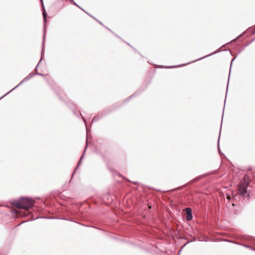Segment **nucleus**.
<instances>
[{
  "mask_svg": "<svg viewBox=\"0 0 255 255\" xmlns=\"http://www.w3.org/2000/svg\"><path fill=\"white\" fill-rule=\"evenodd\" d=\"M12 205L18 208L28 210L34 205L33 201L28 198H22L19 200L14 201Z\"/></svg>",
  "mask_w": 255,
  "mask_h": 255,
  "instance_id": "1",
  "label": "nucleus"
},
{
  "mask_svg": "<svg viewBox=\"0 0 255 255\" xmlns=\"http://www.w3.org/2000/svg\"><path fill=\"white\" fill-rule=\"evenodd\" d=\"M249 184L250 182L248 176L247 175H245L244 176V181H241L240 185L238 188L239 194L243 197L249 198L250 197L248 190Z\"/></svg>",
  "mask_w": 255,
  "mask_h": 255,
  "instance_id": "2",
  "label": "nucleus"
},
{
  "mask_svg": "<svg viewBox=\"0 0 255 255\" xmlns=\"http://www.w3.org/2000/svg\"><path fill=\"white\" fill-rule=\"evenodd\" d=\"M220 51H220V50H219L218 49V50H217V51H216L214 52L213 53H211V54H208V55H207L204 56H203V57L200 58H199V59H198L194 60H193V61L189 62H188V63H186V64H181V65H178V66H182V65H186V64H188L191 63H192V62H194L197 61H198V60H199L202 59H203V58H206V57H209V56H212V55H214V54H216V53H218V52H220ZM177 66H163V65H160V66H159V68L166 67V68H169L175 67H177Z\"/></svg>",
  "mask_w": 255,
  "mask_h": 255,
  "instance_id": "3",
  "label": "nucleus"
},
{
  "mask_svg": "<svg viewBox=\"0 0 255 255\" xmlns=\"http://www.w3.org/2000/svg\"><path fill=\"white\" fill-rule=\"evenodd\" d=\"M184 210L187 214L186 220L188 221H191L193 219L192 209L190 207H187Z\"/></svg>",
  "mask_w": 255,
  "mask_h": 255,
  "instance_id": "4",
  "label": "nucleus"
},
{
  "mask_svg": "<svg viewBox=\"0 0 255 255\" xmlns=\"http://www.w3.org/2000/svg\"><path fill=\"white\" fill-rule=\"evenodd\" d=\"M102 113H99L97 116H95L92 120V123L98 121L103 117Z\"/></svg>",
  "mask_w": 255,
  "mask_h": 255,
  "instance_id": "5",
  "label": "nucleus"
},
{
  "mask_svg": "<svg viewBox=\"0 0 255 255\" xmlns=\"http://www.w3.org/2000/svg\"><path fill=\"white\" fill-rule=\"evenodd\" d=\"M141 92V91H137V92H135L132 95H131L130 97H129L128 99H127L126 100V101L127 102V101H129L132 97H134L136 96L139 95Z\"/></svg>",
  "mask_w": 255,
  "mask_h": 255,
  "instance_id": "6",
  "label": "nucleus"
},
{
  "mask_svg": "<svg viewBox=\"0 0 255 255\" xmlns=\"http://www.w3.org/2000/svg\"><path fill=\"white\" fill-rule=\"evenodd\" d=\"M220 134H221V131L220 132L218 140V150L219 153L220 154H223V153L221 152V149L219 147V140H220Z\"/></svg>",
  "mask_w": 255,
  "mask_h": 255,
  "instance_id": "7",
  "label": "nucleus"
},
{
  "mask_svg": "<svg viewBox=\"0 0 255 255\" xmlns=\"http://www.w3.org/2000/svg\"><path fill=\"white\" fill-rule=\"evenodd\" d=\"M81 10H83L84 11H85V12H86L88 15H89L90 16H91L92 18H93L94 19H95L96 21H98L99 23H100L101 25H103V24L102 23V22H101V21H99L97 18H96L95 17H94V16H93L92 15H91V14H90L89 13H88V12H87L86 11H85L81 7Z\"/></svg>",
  "mask_w": 255,
  "mask_h": 255,
  "instance_id": "8",
  "label": "nucleus"
},
{
  "mask_svg": "<svg viewBox=\"0 0 255 255\" xmlns=\"http://www.w3.org/2000/svg\"><path fill=\"white\" fill-rule=\"evenodd\" d=\"M202 177V176H201L197 177H196V178H195L193 179L192 180H191V181H190V182H191V183H194V182H196V181H198L199 180H200Z\"/></svg>",
  "mask_w": 255,
  "mask_h": 255,
  "instance_id": "9",
  "label": "nucleus"
},
{
  "mask_svg": "<svg viewBox=\"0 0 255 255\" xmlns=\"http://www.w3.org/2000/svg\"><path fill=\"white\" fill-rule=\"evenodd\" d=\"M236 244H238V245H241L246 248H248V249H252V248L249 246V245H244V244H240V243H236Z\"/></svg>",
  "mask_w": 255,
  "mask_h": 255,
  "instance_id": "10",
  "label": "nucleus"
},
{
  "mask_svg": "<svg viewBox=\"0 0 255 255\" xmlns=\"http://www.w3.org/2000/svg\"><path fill=\"white\" fill-rule=\"evenodd\" d=\"M46 12L45 10H43V18H44V21H46Z\"/></svg>",
  "mask_w": 255,
  "mask_h": 255,
  "instance_id": "11",
  "label": "nucleus"
},
{
  "mask_svg": "<svg viewBox=\"0 0 255 255\" xmlns=\"http://www.w3.org/2000/svg\"><path fill=\"white\" fill-rule=\"evenodd\" d=\"M80 116H81V118L83 119V121H84V122L85 127H86V123H85V119H84V118L82 116V114H81V115H80ZM86 129H87V131H88L87 128H86Z\"/></svg>",
  "mask_w": 255,
  "mask_h": 255,
  "instance_id": "12",
  "label": "nucleus"
},
{
  "mask_svg": "<svg viewBox=\"0 0 255 255\" xmlns=\"http://www.w3.org/2000/svg\"><path fill=\"white\" fill-rule=\"evenodd\" d=\"M196 238H194V239H193L192 240L188 241L186 243V244H185V245H186V244H187L189 243H191V242H192L195 241H196Z\"/></svg>",
  "mask_w": 255,
  "mask_h": 255,
  "instance_id": "13",
  "label": "nucleus"
},
{
  "mask_svg": "<svg viewBox=\"0 0 255 255\" xmlns=\"http://www.w3.org/2000/svg\"><path fill=\"white\" fill-rule=\"evenodd\" d=\"M255 39H253V40H252L251 41H250L248 43L246 44L245 45V47H246V46H248L250 44H251Z\"/></svg>",
  "mask_w": 255,
  "mask_h": 255,
  "instance_id": "14",
  "label": "nucleus"
},
{
  "mask_svg": "<svg viewBox=\"0 0 255 255\" xmlns=\"http://www.w3.org/2000/svg\"><path fill=\"white\" fill-rule=\"evenodd\" d=\"M79 165H80V160L78 161V162L77 163V167L76 168V170H77Z\"/></svg>",
  "mask_w": 255,
  "mask_h": 255,
  "instance_id": "15",
  "label": "nucleus"
},
{
  "mask_svg": "<svg viewBox=\"0 0 255 255\" xmlns=\"http://www.w3.org/2000/svg\"><path fill=\"white\" fill-rule=\"evenodd\" d=\"M237 57V56H236L231 61V67L232 66V63L233 62V61L236 59V58Z\"/></svg>",
  "mask_w": 255,
  "mask_h": 255,
  "instance_id": "16",
  "label": "nucleus"
},
{
  "mask_svg": "<svg viewBox=\"0 0 255 255\" xmlns=\"http://www.w3.org/2000/svg\"><path fill=\"white\" fill-rule=\"evenodd\" d=\"M242 36V35H240L239 36H238L236 38H235L233 40V41H236L237 40V38H238L239 37H241Z\"/></svg>",
  "mask_w": 255,
  "mask_h": 255,
  "instance_id": "17",
  "label": "nucleus"
},
{
  "mask_svg": "<svg viewBox=\"0 0 255 255\" xmlns=\"http://www.w3.org/2000/svg\"><path fill=\"white\" fill-rule=\"evenodd\" d=\"M244 48H243L242 49H241V50H239V52H238V54H239V53H241V52L244 50Z\"/></svg>",
  "mask_w": 255,
  "mask_h": 255,
  "instance_id": "18",
  "label": "nucleus"
},
{
  "mask_svg": "<svg viewBox=\"0 0 255 255\" xmlns=\"http://www.w3.org/2000/svg\"><path fill=\"white\" fill-rule=\"evenodd\" d=\"M83 156H84V154H83L82 156H81V158H80L81 161H82V158H83Z\"/></svg>",
  "mask_w": 255,
  "mask_h": 255,
  "instance_id": "19",
  "label": "nucleus"
},
{
  "mask_svg": "<svg viewBox=\"0 0 255 255\" xmlns=\"http://www.w3.org/2000/svg\"><path fill=\"white\" fill-rule=\"evenodd\" d=\"M225 241L230 242V243H233L232 241H229V240H225Z\"/></svg>",
  "mask_w": 255,
  "mask_h": 255,
  "instance_id": "20",
  "label": "nucleus"
},
{
  "mask_svg": "<svg viewBox=\"0 0 255 255\" xmlns=\"http://www.w3.org/2000/svg\"><path fill=\"white\" fill-rule=\"evenodd\" d=\"M127 44H128V45H129V46L131 47V45H130L128 43V42H127Z\"/></svg>",
  "mask_w": 255,
  "mask_h": 255,
  "instance_id": "21",
  "label": "nucleus"
},
{
  "mask_svg": "<svg viewBox=\"0 0 255 255\" xmlns=\"http://www.w3.org/2000/svg\"><path fill=\"white\" fill-rule=\"evenodd\" d=\"M80 225H81V226H85V225H83V224H82V223H81V224H80Z\"/></svg>",
  "mask_w": 255,
  "mask_h": 255,
  "instance_id": "22",
  "label": "nucleus"
},
{
  "mask_svg": "<svg viewBox=\"0 0 255 255\" xmlns=\"http://www.w3.org/2000/svg\"><path fill=\"white\" fill-rule=\"evenodd\" d=\"M253 34L255 33V30L253 32Z\"/></svg>",
  "mask_w": 255,
  "mask_h": 255,
  "instance_id": "23",
  "label": "nucleus"
},
{
  "mask_svg": "<svg viewBox=\"0 0 255 255\" xmlns=\"http://www.w3.org/2000/svg\"><path fill=\"white\" fill-rule=\"evenodd\" d=\"M107 29H108L109 30H110V31H112L110 30V29H109V28H107Z\"/></svg>",
  "mask_w": 255,
  "mask_h": 255,
  "instance_id": "24",
  "label": "nucleus"
},
{
  "mask_svg": "<svg viewBox=\"0 0 255 255\" xmlns=\"http://www.w3.org/2000/svg\"><path fill=\"white\" fill-rule=\"evenodd\" d=\"M221 128H222V125H221L220 130L221 129Z\"/></svg>",
  "mask_w": 255,
  "mask_h": 255,
  "instance_id": "25",
  "label": "nucleus"
},
{
  "mask_svg": "<svg viewBox=\"0 0 255 255\" xmlns=\"http://www.w3.org/2000/svg\"><path fill=\"white\" fill-rule=\"evenodd\" d=\"M41 1L42 2V0H41Z\"/></svg>",
  "mask_w": 255,
  "mask_h": 255,
  "instance_id": "26",
  "label": "nucleus"
}]
</instances>
